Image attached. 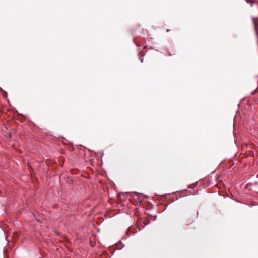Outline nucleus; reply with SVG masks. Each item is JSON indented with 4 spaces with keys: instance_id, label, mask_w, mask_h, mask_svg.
Listing matches in <instances>:
<instances>
[{
    "instance_id": "7ed1b4c3",
    "label": "nucleus",
    "mask_w": 258,
    "mask_h": 258,
    "mask_svg": "<svg viewBox=\"0 0 258 258\" xmlns=\"http://www.w3.org/2000/svg\"><path fill=\"white\" fill-rule=\"evenodd\" d=\"M166 31H167V32H169V29H167Z\"/></svg>"
},
{
    "instance_id": "20e7f679",
    "label": "nucleus",
    "mask_w": 258,
    "mask_h": 258,
    "mask_svg": "<svg viewBox=\"0 0 258 258\" xmlns=\"http://www.w3.org/2000/svg\"><path fill=\"white\" fill-rule=\"evenodd\" d=\"M4 93L6 94V95H7V92H5Z\"/></svg>"
},
{
    "instance_id": "f257e3e1",
    "label": "nucleus",
    "mask_w": 258,
    "mask_h": 258,
    "mask_svg": "<svg viewBox=\"0 0 258 258\" xmlns=\"http://www.w3.org/2000/svg\"><path fill=\"white\" fill-rule=\"evenodd\" d=\"M144 55V54L142 52H140L139 53V59L141 61V62L142 63L143 62V58H142V56Z\"/></svg>"
},
{
    "instance_id": "f03ea898",
    "label": "nucleus",
    "mask_w": 258,
    "mask_h": 258,
    "mask_svg": "<svg viewBox=\"0 0 258 258\" xmlns=\"http://www.w3.org/2000/svg\"><path fill=\"white\" fill-rule=\"evenodd\" d=\"M245 1H246L247 3H250V4H253V3H256V1H250V0H245Z\"/></svg>"
}]
</instances>
